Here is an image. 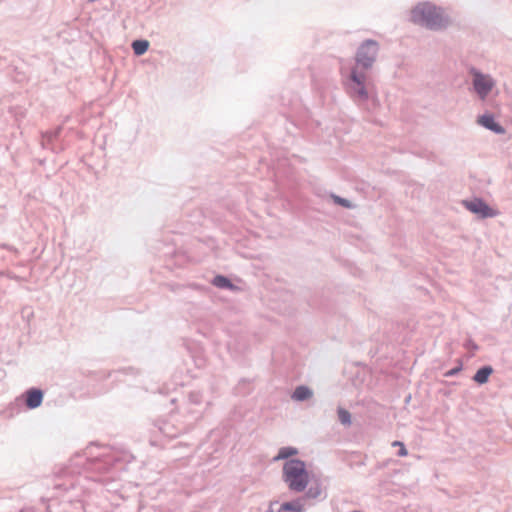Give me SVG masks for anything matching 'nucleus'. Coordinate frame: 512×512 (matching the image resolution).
<instances>
[{
    "label": "nucleus",
    "instance_id": "obj_21",
    "mask_svg": "<svg viewBox=\"0 0 512 512\" xmlns=\"http://www.w3.org/2000/svg\"><path fill=\"white\" fill-rule=\"evenodd\" d=\"M266 512H273V510L272 509H268Z\"/></svg>",
    "mask_w": 512,
    "mask_h": 512
},
{
    "label": "nucleus",
    "instance_id": "obj_15",
    "mask_svg": "<svg viewBox=\"0 0 512 512\" xmlns=\"http://www.w3.org/2000/svg\"><path fill=\"white\" fill-rule=\"evenodd\" d=\"M337 413H338V418H339V421L342 425L344 426H350L351 423H352V420H351V414L348 410L342 408V407H339L337 409Z\"/></svg>",
    "mask_w": 512,
    "mask_h": 512
},
{
    "label": "nucleus",
    "instance_id": "obj_1",
    "mask_svg": "<svg viewBox=\"0 0 512 512\" xmlns=\"http://www.w3.org/2000/svg\"><path fill=\"white\" fill-rule=\"evenodd\" d=\"M380 51L379 43L374 39H366L360 43L355 53L356 67L350 71L347 90L350 96L359 102H367L370 95L367 88V76L364 72L373 68Z\"/></svg>",
    "mask_w": 512,
    "mask_h": 512
},
{
    "label": "nucleus",
    "instance_id": "obj_18",
    "mask_svg": "<svg viewBox=\"0 0 512 512\" xmlns=\"http://www.w3.org/2000/svg\"><path fill=\"white\" fill-rule=\"evenodd\" d=\"M189 401L195 405L202 403V395L198 391H193L189 394Z\"/></svg>",
    "mask_w": 512,
    "mask_h": 512
},
{
    "label": "nucleus",
    "instance_id": "obj_20",
    "mask_svg": "<svg viewBox=\"0 0 512 512\" xmlns=\"http://www.w3.org/2000/svg\"><path fill=\"white\" fill-rule=\"evenodd\" d=\"M392 445H393V446H399V447H401V450H399V451H398V455H399L400 457H405V456H407L408 451H407V449H406L405 445H404L401 441H394Z\"/></svg>",
    "mask_w": 512,
    "mask_h": 512
},
{
    "label": "nucleus",
    "instance_id": "obj_17",
    "mask_svg": "<svg viewBox=\"0 0 512 512\" xmlns=\"http://www.w3.org/2000/svg\"><path fill=\"white\" fill-rule=\"evenodd\" d=\"M321 487L320 485L311 486L306 491L305 496L309 499H316L321 495Z\"/></svg>",
    "mask_w": 512,
    "mask_h": 512
},
{
    "label": "nucleus",
    "instance_id": "obj_5",
    "mask_svg": "<svg viewBox=\"0 0 512 512\" xmlns=\"http://www.w3.org/2000/svg\"><path fill=\"white\" fill-rule=\"evenodd\" d=\"M465 207L472 213L480 215L482 218L494 216L492 209L481 198H474L470 201H465Z\"/></svg>",
    "mask_w": 512,
    "mask_h": 512
},
{
    "label": "nucleus",
    "instance_id": "obj_10",
    "mask_svg": "<svg viewBox=\"0 0 512 512\" xmlns=\"http://www.w3.org/2000/svg\"><path fill=\"white\" fill-rule=\"evenodd\" d=\"M212 284L220 289L234 290L236 288V286L231 282V280L223 275H216L212 279Z\"/></svg>",
    "mask_w": 512,
    "mask_h": 512
},
{
    "label": "nucleus",
    "instance_id": "obj_14",
    "mask_svg": "<svg viewBox=\"0 0 512 512\" xmlns=\"http://www.w3.org/2000/svg\"><path fill=\"white\" fill-rule=\"evenodd\" d=\"M149 42L147 40H135L132 42V49L135 55L141 56L147 52Z\"/></svg>",
    "mask_w": 512,
    "mask_h": 512
},
{
    "label": "nucleus",
    "instance_id": "obj_6",
    "mask_svg": "<svg viewBox=\"0 0 512 512\" xmlns=\"http://www.w3.org/2000/svg\"><path fill=\"white\" fill-rule=\"evenodd\" d=\"M477 123L487 130L494 132L495 134L503 135L506 133L505 128L495 121V117L491 113H485L481 115L478 118Z\"/></svg>",
    "mask_w": 512,
    "mask_h": 512
},
{
    "label": "nucleus",
    "instance_id": "obj_13",
    "mask_svg": "<svg viewBox=\"0 0 512 512\" xmlns=\"http://www.w3.org/2000/svg\"><path fill=\"white\" fill-rule=\"evenodd\" d=\"M157 430L159 433L163 434L167 438H173L177 435L174 425L168 422H162L160 425L157 426Z\"/></svg>",
    "mask_w": 512,
    "mask_h": 512
},
{
    "label": "nucleus",
    "instance_id": "obj_12",
    "mask_svg": "<svg viewBox=\"0 0 512 512\" xmlns=\"http://www.w3.org/2000/svg\"><path fill=\"white\" fill-rule=\"evenodd\" d=\"M298 450L291 446L281 447L278 451V454L274 457V461L286 460L289 457L296 455Z\"/></svg>",
    "mask_w": 512,
    "mask_h": 512
},
{
    "label": "nucleus",
    "instance_id": "obj_16",
    "mask_svg": "<svg viewBox=\"0 0 512 512\" xmlns=\"http://www.w3.org/2000/svg\"><path fill=\"white\" fill-rule=\"evenodd\" d=\"M331 199L333 200V202L335 204L340 205L344 208H347V209L355 208V205L350 200L340 197L336 194H331Z\"/></svg>",
    "mask_w": 512,
    "mask_h": 512
},
{
    "label": "nucleus",
    "instance_id": "obj_4",
    "mask_svg": "<svg viewBox=\"0 0 512 512\" xmlns=\"http://www.w3.org/2000/svg\"><path fill=\"white\" fill-rule=\"evenodd\" d=\"M468 73L471 76V90L480 101H486L495 90L498 93L497 80L491 74L474 66L468 69Z\"/></svg>",
    "mask_w": 512,
    "mask_h": 512
},
{
    "label": "nucleus",
    "instance_id": "obj_11",
    "mask_svg": "<svg viewBox=\"0 0 512 512\" xmlns=\"http://www.w3.org/2000/svg\"><path fill=\"white\" fill-rule=\"evenodd\" d=\"M304 512L303 503L300 499L285 502L280 506L279 512Z\"/></svg>",
    "mask_w": 512,
    "mask_h": 512
},
{
    "label": "nucleus",
    "instance_id": "obj_2",
    "mask_svg": "<svg viewBox=\"0 0 512 512\" xmlns=\"http://www.w3.org/2000/svg\"><path fill=\"white\" fill-rule=\"evenodd\" d=\"M410 21L430 31H444L452 24L447 9L436 3L425 0L414 5L410 11Z\"/></svg>",
    "mask_w": 512,
    "mask_h": 512
},
{
    "label": "nucleus",
    "instance_id": "obj_9",
    "mask_svg": "<svg viewBox=\"0 0 512 512\" xmlns=\"http://www.w3.org/2000/svg\"><path fill=\"white\" fill-rule=\"evenodd\" d=\"M492 372L493 369L491 366H483L477 370V372L473 376V380L478 384H485L487 383L489 376L492 374Z\"/></svg>",
    "mask_w": 512,
    "mask_h": 512
},
{
    "label": "nucleus",
    "instance_id": "obj_19",
    "mask_svg": "<svg viewBox=\"0 0 512 512\" xmlns=\"http://www.w3.org/2000/svg\"><path fill=\"white\" fill-rule=\"evenodd\" d=\"M462 370V363L460 362L456 367L446 371L444 373L445 377H453L457 375Z\"/></svg>",
    "mask_w": 512,
    "mask_h": 512
},
{
    "label": "nucleus",
    "instance_id": "obj_7",
    "mask_svg": "<svg viewBox=\"0 0 512 512\" xmlns=\"http://www.w3.org/2000/svg\"><path fill=\"white\" fill-rule=\"evenodd\" d=\"M43 391L38 388H31L26 391V406L33 410L38 408L43 402Z\"/></svg>",
    "mask_w": 512,
    "mask_h": 512
},
{
    "label": "nucleus",
    "instance_id": "obj_8",
    "mask_svg": "<svg viewBox=\"0 0 512 512\" xmlns=\"http://www.w3.org/2000/svg\"><path fill=\"white\" fill-rule=\"evenodd\" d=\"M313 396V391L305 385L297 386L292 393L291 398L295 401H305Z\"/></svg>",
    "mask_w": 512,
    "mask_h": 512
},
{
    "label": "nucleus",
    "instance_id": "obj_3",
    "mask_svg": "<svg viewBox=\"0 0 512 512\" xmlns=\"http://www.w3.org/2000/svg\"><path fill=\"white\" fill-rule=\"evenodd\" d=\"M283 481L291 491H305L309 483L305 462L300 459L287 460L283 466Z\"/></svg>",
    "mask_w": 512,
    "mask_h": 512
}]
</instances>
